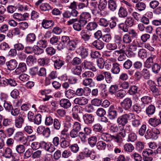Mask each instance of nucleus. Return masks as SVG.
Here are the masks:
<instances>
[{
  "label": "nucleus",
  "mask_w": 161,
  "mask_h": 161,
  "mask_svg": "<svg viewBox=\"0 0 161 161\" xmlns=\"http://www.w3.org/2000/svg\"><path fill=\"white\" fill-rule=\"evenodd\" d=\"M117 115V112L115 110L114 106L111 105L108 111V117L110 119L113 120L116 118Z\"/></svg>",
  "instance_id": "1a4fd4ad"
},
{
  "label": "nucleus",
  "mask_w": 161,
  "mask_h": 161,
  "mask_svg": "<svg viewBox=\"0 0 161 161\" xmlns=\"http://www.w3.org/2000/svg\"><path fill=\"white\" fill-rule=\"evenodd\" d=\"M92 45L94 47L98 50L102 49L104 47V43L101 41L96 40L92 43Z\"/></svg>",
  "instance_id": "bb28decb"
},
{
  "label": "nucleus",
  "mask_w": 161,
  "mask_h": 161,
  "mask_svg": "<svg viewBox=\"0 0 161 161\" xmlns=\"http://www.w3.org/2000/svg\"><path fill=\"white\" fill-rule=\"evenodd\" d=\"M1 81V82L4 84V85L8 84L12 86H15L17 85L16 81L14 79L9 78L8 79L3 78Z\"/></svg>",
  "instance_id": "dca6fc26"
},
{
  "label": "nucleus",
  "mask_w": 161,
  "mask_h": 161,
  "mask_svg": "<svg viewBox=\"0 0 161 161\" xmlns=\"http://www.w3.org/2000/svg\"><path fill=\"white\" fill-rule=\"evenodd\" d=\"M131 125L133 127L137 128L141 125V120L135 118L132 120Z\"/></svg>",
  "instance_id": "69168bd1"
},
{
  "label": "nucleus",
  "mask_w": 161,
  "mask_h": 161,
  "mask_svg": "<svg viewBox=\"0 0 161 161\" xmlns=\"http://www.w3.org/2000/svg\"><path fill=\"white\" fill-rule=\"evenodd\" d=\"M50 43L53 46L58 45V36H53L49 40Z\"/></svg>",
  "instance_id": "0e129e2a"
},
{
  "label": "nucleus",
  "mask_w": 161,
  "mask_h": 161,
  "mask_svg": "<svg viewBox=\"0 0 161 161\" xmlns=\"http://www.w3.org/2000/svg\"><path fill=\"white\" fill-rule=\"evenodd\" d=\"M107 5L106 0H100L98 4V8L101 10H103L106 8Z\"/></svg>",
  "instance_id": "3c124183"
},
{
  "label": "nucleus",
  "mask_w": 161,
  "mask_h": 161,
  "mask_svg": "<svg viewBox=\"0 0 161 161\" xmlns=\"http://www.w3.org/2000/svg\"><path fill=\"white\" fill-rule=\"evenodd\" d=\"M51 59L54 63V68L59 69L64 64V62L56 56H53Z\"/></svg>",
  "instance_id": "39448f33"
},
{
  "label": "nucleus",
  "mask_w": 161,
  "mask_h": 161,
  "mask_svg": "<svg viewBox=\"0 0 161 161\" xmlns=\"http://www.w3.org/2000/svg\"><path fill=\"white\" fill-rule=\"evenodd\" d=\"M126 95L125 91L123 90H120L118 91L115 94V96L121 99L124 97Z\"/></svg>",
  "instance_id": "774afa93"
},
{
  "label": "nucleus",
  "mask_w": 161,
  "mask_h": 161,
  "mask_svg": "<svg viewBox=\"0 0 161 161\" xmlns=\"http://www.w3.org/2000/svg\"><path fill=\"white\" fill-rule=\"evenodd\" d=\"M60 140V146L61 148H65L69 146L70 142L66 139H61Z\"/></svg>",
  "instance_id": "603ef678"
},
{
  "label": "nucleus",
  "mask_w": 161,
  "mask_h": 161,
  "mask_svg": "<svg viewBox=\"0 0 161 161\" xmlns=\"http://www.w3.org/2000/svg\"><path fill=\"white\" fill-rule=\"evenodd\" d=\"M97 26L96 22H90L88 23L86 26L87 30L92 31L95 30Z\"/></svg>",
  "instance_id": "2f4dec72"
},
{
  "label": "nucleus",
  "mask_w": 161,
  "mask_h": 161,
  "mask_svg": "<svg viewBox=\"0 0 161 161\" xmlns=\"http://www.w3.org/2000/svg\"><path fill=\"white\" fill-rule=\"evenodd\" d=\"M36 39L35 35L33 33H30L28 34L26 37V41L27 42L32 43L34 42Z\"/></svg>",
  "instance_id": "09e8293b"
},
{
  "label": "nucleus",
  "mask_w": 161,
  "mask_h": 161,
  "mask_svg": "<svg viewBox=\"0 0 161 161\" xmlns=\"http://www.w3.org/2000/svg\"><path fill=\"white\" fill-rule=\"evenodd\" d=\"M119 28L125 32L128 31L129 26L125 23H122L118 25Z\"/></svg>",
  "instance_id": "052dcab7"
},
{
  "label": "nucleus",
  "mask_w": 161,
  "mask_h": 161,
  "mask_svg": "<svg viewBox=\"0 0 161 161\" xmlns=\"http://www.w3.org/2000/svg\"><path fill=\"white\" fill-rule=\"evenodd\" d=\"M69 37L67 36H63L61 39V41L58 44L57 48L59 50L64 49L70 41Z\"/></svg>",
  "instance_id": "7ed1b4c3"
},
{
  "label": "nucleus",
  "mask_w": 161,
  "mask_h": 161,
  "mask_svg": "<svg viewBox=\"0 0 161 161\" xmlns=\"http://www.w3.org/2000/svg\"><path fill=\"white\" fill-rule=\"evenodd\" d=\"M76 52L79 54L83 58L86 57L88 54L87 49L81 46L77 49Z\"/></svg>",
  "instance_id": "4468645a"
},
{
  "label": "nucleus",
  "mask_w": 161,
  "mask_h": 161,
  "mask_svg": "<svg viewBox=\"0 0 161 161\" xmlns=\"http://www.w3.org/2000/svg\"><path fill=\"white\" fill-rule=\"evenodd\" d=\"M148 123L151 126L155 127L161 123V119L157 118L156 117H154L153 118H150L148 120Z\"/></svg>",
  "instance_id": "412c9836"
},
{
  "label": "nucleus",
  "mask_w": 161,
  "mask_h": 161,
  "mask_svg": "<svg viewBox=\"0 0 161 161\" xmlns=\"http://www.w3.org/2000/svg\"><path fill=\"white\" fill-rule=\"evenodd\" d=\"M84 123L90 125L92 124L94 120V116L91 114H85L82 117Z\"/></svg>",
  "instance_id": "423d86ee"
},
{
  "label": "nucleus",
  "mask_w": 161,
  "mask_h": 161,
  "mask_svg": "<svg viewBox=\"0 0 161 161\" xmlns=\"http://www.w3.org/2000/svg\"><path fill=\"white\" fill-rule=\"evenodd\" d=\"M42 27L45 29H48L52 27L54 25V22L52 20L43 19L42 23Z\"/></svg>",
  "instance_id": "5701e85b"
},
{
  "label": "nucleus",
  "mask_w": 161,
  "mask_h": 161,
  "mask_svg": "<svg viewBox=\"0 0 161 161\" xmlns=\"http://www.w3.org/2000/svg\"><path fill=\"white\" fill-rule=\"evenodd\" d=\"M98 23L100 26L105 27L108 26L109 24L108 21L107 19L103 18H101L98 22Z\"/></svg>",
  "instance_id": "338daca9"
},
{
  "label": "nucleus",
  "mask_w": 161,
  "mask_h": 161,
  "mask_svg": "<svg viewBox=\"0 0 161 161\" xmlns=\"http://www.w3.org/2000/svg\"><path fill=\"white\" fill-rule=\"evenodd\" d=\"M151 68H152V71L153 73L157 74L159 71L161 67L158 64L155 62Z\"/></svg>",
  "instance_id": "864d4df0"
},
{
  "label": "nucleus",
  "mask_w": 161,
  "mask_h": 161,
  "mask_svg": "<svg viewBox=\"0 0 161 161\" xmlns=\"http://www.w3.org/2000/svg\"><path fill=\"white\" fill-rule=\"evenodd\" d=\"M80 35L81 38L86 42L89 41L92 36L91 33L86 30H82L80 32Z\"/></svg>",
  "instance_id": "9b49d317"
},
{
  "label": "nucleus",
  "mask_w": 161,
  "mask_h": 161,
  "mask_svg": "<svg viewBox=\"0 0 161 161\" xmlns=\"http://www.w3.org/2000/svg\"><path fill=\"white\" fill-rule=\"evenodd\" d=\"M147 53L146 50L143 48L139 49L138 52V57L142 59L147 57Z\"/></svg>",
  "instance_id": "e433bc0d"
},
{
  "label": "nucleus",
  "mask_w": 161,
  "mask_h": 161,
  "mask_svg": "<svg viewBox=\"0 0 161 161\" xmlns=\"http://www.w3.org/2000/svg\"><path fill=\"white\" fill-rule=\"evenodd\" d=\"M138 87L135 85L131 86L128 91V93L130 95L138 94Z\"/></svg>",
  "instance_id": "c9c22d12"
},
{
  "label": "nucleus",
  "mask_w": 161,
  "mask_h": 161,
  "mask_svg": "<svg viewBox=\"0 0 161 161\" xmlns=\"http://www.w3.org/2000/svg\"><path fill=\"white\" fill-rule=\"evenodd\" d=\"M104 75L105 80H106L108 83H110L112 80V77L111 76V74L108 72H103Z\"/></svg>",
  "instance_id": "6e6d98bb"
},
{
  "label": "nucleus",
  "mask_w": 161,
  "mask_h": 161,
  "mask_svg": "<svg viewBox=\"0 0 161 161\" xmlns=\"http://www.w3.org/2000/svg\"><path fill=\"white\" fill-rule=\"evenodd\" d=\"M14 139L18 142L25 145L27 142V138L24 134L22 131L17 132L14 136Z\"/></svg>",
  "instance_id": "20e7f679"
},
{
  "label": "nucleus",
  "mask_w": 161,
  "mask_h": 161,
  "mask_svg": "<svg viewBox=\"0 0 161 161\" xmlns=\"http://www.w3.org/2000/svg\"><path fill=\"white\" fill-rule=\"evenodd\" d=\"M72 73L75 75H79L82 71V69L80 66H76L73 67L71 69Z\"/></svg>",
  "instance_id": "de8ad7c7"
},
{
  "label": "nucleus",
  "mask_w": 161,
  "mask_h": 161,
  "mask_svg": "<svg viewBox=\"0 0 161 161\" xmlns=\"http://www.w3.org/2000/svg\"><path fill=\"white\" fill-rule=\"evenodd\" d=\"M149 55L150 56L147 58L144 64V67L147 69L152 67L157 59V56L155 53L151 52Z\"/></svg>",
  "instance_id": "f03ea898"
},
{
  "label": "nucleus",
  "mask_w": 161,
  "mask_h": 161,
  "mask_svg": "<svg viewBox=\"0 0 161 161\" xmlns=\"http://www.w3.org/2000/svg\"><path fill=\"white\" fill-rule=\"evenodd\" d=\"M12 152L11 149L7 147L4 150L2 156L6 158H9L12 156Z\"/></svg>",
  "instance_id": "f704fd0d"
},
{
  "label": "nucleus",
  "mask_w": 161,
  "mask_h": 161,
  "mask_svg": "<svg viewBox=\"0 0 161 161\" xmlns=\"http://www.w3.org/2000/svg\"><path fill=\"white\" fill-rule=\"evenodd\" d=\"M142 75L146 80L150 78V71L146 69H144L141 71Z\"/></svg>",
  "instance_id": "ea45409f"
},
{
  "label": "nucleus",
  "mask_w": 161,
  "mask_h": 161,
  "mask_svg": "<svg viewBox=\"0 0 161 161\" xmlns=\"http://www.w3.org/2000/svg\"><path fill=\"white\" fill-rule=\"evenodd\" d=\"M36 59L35 56L30 55L26 58V61L28 65H31L36 62Z\"/></svg>",
  "instance_id": "7c9ffc66"
},
{
  "label": "nucleus",
  "mask_w": 161,
  "mask_h": 161,
  "mask_svg": "<svg viewBox=\"0 0 161 161\" xmlns=\"http://www.w3.org/2000/svg\"><path fill=\"white\" fill-rule=\"evenodd\" d=\"M79 43V41L77 40H70L67 44L66 48L69 51H74L77 47Z\"/></svg>",
  "instance_id": "f8f14e48"
},
{
  "label": "nucleus",
  "mask_w": 161,
  "mask_h": 161,
  "mask_svg": "<svg viewBox=\"0 0 161 161\" xmlns=\"http://www.w3.org/2000/svg\"><path fill=\"white\" fill-rule=\"evenodd\" d=\"M137 139L136 135L133 132H131L128 134L127 141L128 142H134Z\"/></svg>",
  "instance_id": "79ce46f5"
},
{
  "label": "nucleus",
  "mask_w": 161,
  "mask_h": 161,
  "mask_svg": "<svg viewBox=\"0 0 161 161\" xmlns=\"http://www.w3.org/2000/svg\"><path fill=\"white\" fill-rule=\"evenodd\" d=\"M54 119L51 116H49L46 118L45 124L47 126H50L53 124Z\"/></svg>",
  "instance_id": "e2e57ef3"
},
{
  "label": "nucleus",
  "mask_w": 161,
  "mask_h": 161,
  "mask_svg": "<svg viewBox=\"0 0 161 161\" xmlns=\"http://www.w3.org/2000/svg\"><path fill=\"white\" fill-rule=\"evenodd\" d=\"M53 124L54 128L55 129L57 130H59L60 129L61 125L60 120L57 119L55 118L54 119Z\"/></svg>",
  "instance_id": "8fccbe9b"
},
{
  "label": "nucleus",
  "mask_w": 161,
  "mask_h": 161,
  "mask_svg": "<svg viewBox=\"0 0 161 161\" xmlns=\"http://www.w3.org/2000/svg\"><path fill=\"white\" fill-rule=\"evenodd\" d=\"M131 37L128 34H125L123 36L122 41L126 44L130 43L132 42Z\"/></svg>",
  "instance_id": "58836bf2"
},
{
  "label": "nucleus",
  "mask_w": 161,
  "mask_h": 161,
  "mask_svg": "<svg viewBox=\"0 0 161 161\" xmlns=\"http://www.w3.org/2000/svg\"><path fill=\"white\" fill-rule=\"evenodd\" d=\"M125 23L129 27H131L134 25V19L131 16L128 17L126 18Z\"/></svg>",
  "instance_id": "5fc2aeb1"
},
{
  "label": "nucleus",
  "mask_w": 161,
  "mask_h": 161,
  "mask_svg": "<svg viewBox=\"0 0 161 161\" xmlns=\"http://www.w3.org/2000/svg\"><path fill=\"white\" fill-rule=\"evenodd\" d=\"M152 98L151 97L147 95L144 96H143L141 98V101L142 103L143 104L142 105H143V108H144L145 104H147L152 102Z\"/></svg>",
  "instance_id": "393cba45"
},
{
  "label": "nucleus",
  "mask_w": 161,
  "mask_h": 161,
  "mask_svg": "<svg viewBox=\"0 0 161 161\" xmlns=\"http://www.w3.org/2000/svg\"><path fill=\"white\" fill-rule=\"evenodd\" d=\"M7 69L10 71L15 69L17 65V62L16 60L12 59L6 63Z\"/></svg>",
  "instance_id": "ddd939ff"
},
{
  "label": "nucleus",
  "mask_w": 161,
  "mask_h": 161,
  "mask_svg": "<svg viewBox=\"0 0 161 161\" xmlns=\"http://www.w3.org/2000/svg\"><path fill=\"white\" fill-rule=\"evenodd\" d=\"M106 143L103 141L98 142L96 145L97 148L99 150H104L106 147Z\"/></svg>",
  "instance_id": "49530a36"
},
{
  "label": "nucleus",
  "mask_w": 161,
  "mask_h": 161,
  "mask_svg": "<svg viewBox=\"0 0 161 161\" xmlns=\"http://www.w3.org/2000/svg\"><path fill=\"white\" fill-rule=\"evenodd\" d=\"M118 88V86L117 85H111L108 89V92L111 95H113L116 92Z\"/></svg>",
  "instance_id": "13d9d810"
},
{
  "label": "nucleus",
  "mask_w": 161,
  "mask_h": 161,
  "mask_svg": "<svg viewBox=\"0 0 161 161\" xmlns=\"http://www.w3.org/2000/svg\"><path fill=\"white\" fill-rule=\"evenodd\" d=\"M88 143L92 147L95 146L97 141V137L96 136H93L88 138Z\"/></svg>",
  "instance_id": "c756f323"
},
{
  "label": "nucleus",
  "mask_w": 161,
  "mask_h": 161,
  "mask_svg": "<svg viewBox=\"0 0 161 161\" xmlns=\"http://www.w3.org/2000/svg\"><path fill=\"white\" fill-rule=\"evenodd\" d=\"M108 8L112 11L116 9L117 5L115 0H109L108 2Z\"/></svg>",
  "instance_id": "b1692460"
},
{
  "label": "nucleus",
  "mask_w": 161,
  "mask_h": 161,
  "mask_svg": "<svg viewBox=\"0 0 161 161\" xmlns=\"http://www.w3.org/2000/svg\"><path fill=\"white\" fill-rule=\"evenodd\" d=\"M102 138L103 140L106 142L112 140V135L107 133H103L102 135Z\"/></svg>",
  "instance_id": "c03bdc74"
},
{
  "label": "nucleus",
  "mask_w": 161,
  "mask_h": 161,
  "mask_svg": "<svg viewBox=\"0 0 161 161\" xmlns=\"http://www.w3.org/2000/svg\"><path fill=\"white\" fill-rule=\"evenodd\" d=\"M69 148L71 151L74 153H76L79 150V147L77 143H75L71 145Z\"/></svg>",
  "instance_id": "680f3d73"
},
{
  "label": "nucleus",
  "mask_w": 161,
  "mask_h": 161,
  "mask_svg": "<svg viewBox=\"0 0 161 161\" xmlns=\"http://www.w3.org/2000/svg\"><path fill=\"white\" fill-rule=\"evenodd\" d=\"M117 122L119 125L123 126L124 127L125 125L128 122L124 114L119 116L117 118Z\"/></svg>",
  "instance_id": "6ab92c4d"
},
{
  "label": "nucleus",
  "mask_w": 161,
  "mask_h": 161,
  "mask_svg": "<svg viewBox=\"0 0 161 161\" xmlns=\"http://www.w3.org/2000/svg\"><path fill=\"white\" fill-rule=\"evenodd\" d=\"M27 66L25 63L23 62L20 63L17 68L15 69L14 73L15 75H19L21 73L25 72L27 70Z\"/></svg>",
  "instance_id": "0eeeda50"
},
{
  "label": "nucleus",
  "mask_w": 161,
  "mask_h": 161,
  "mask_svg": "<svg viewBox=\"0 0 161 161\" xmlns=\"http://www.w3.org/2000/svg\"><path fill=\"white\" fill-rule=\"evenodd\" d=\"M43 142V141H42L40 143L36 142H34L31 144V147L35 149H38L40 147L42 148V144Z\"/></svg>",
  "instance_id": "bf43d9fd"
},
{
  "label": "nucleus",
  "mask_w": 161,
  "mask_h": 161,
  "mask_svg": "<svg viewBox=\"0 0 161 161\" xmlns=\"http://www.w3.org/2000/svg\"><path fill=\"white\" fill-rule=\"evenodd\" d=\"M40 9L43 11H48L52 9L51 6L47 3L42 4L39 7Z\"/></svg>",
  "instance_id": "cd10ccee"
},
{
  "label": "nucleus",
  "mask_w": 161,
  "mask_h": 161,
  "mask_svg": "<svg viewBox=\"0 0 161 161\" xmlns=\"http://www.w3.org/2000/svg\"><path fill=\"white\" fill-rule=\"evenodd\" d=\"M136 149L139 152H142L144 149V145L142 142L139 141L136 142Z\"/></svg>",
  "instance_id": "37998d69"
},
{
  "label": "nucleus",
  "mask_w": 161,
  "mask_h": 161,
  "mask_svg": "<svg viewBox=\"0 0 161 161\" xmlns=\"http://www.w3.org/2000/svg\"><path fill=\"white\" fill-rule=\"evenodd\" d=\"M136 8L139 11L144 10L146 8V4L142 2H138L136 5Z\"/></svg>",
  "instance_id": "a19ab883"
},
{
  "label": "nucleus",
  "mask_w": 161,
  "mask_h": 161,
  "mask_svg": "<svg viewBox=\"0 0 161 161\" xmlns=\"http://www.w3.org/2000/svg\"><path fill=\"white\" fill-rule=\"evenodd\" d=\"M74 101L75 104L83 106L87 103L88 100L86 97H82L75 98Z\"/></svg>",
  "instance_id": "f3484780"
},
{
  "label": "nucleus",
  "mask_w": 161,
  "mask_h": 161,
  "mask_svg": "<svg viewBox=\"0 0 161 161\" xmlns=\"http://www.w3.org/2000/svg\"><path fill=\"white\" fill-rule=\"evenodd\" d=\"M42 122V115L40 114L35 115L33 122L35 124L37 125L40 124Z\"/></svg>",
  "instance_id": "4d7b16f0"
},
{
  "label": "nucleus",
  "mask_w": 161,
  "mask_h": 161,
  "mask_svg": "<svg viewBox=\"0 0 161 161\" xmlns=\"http://www.w3.org/2000/svg\"><path fill=\"white\" fill-rule=\"evenodd\" d=\"M50 62V59L47 57L40 58L38 60V64L41 66H47Z\"/></svg>",
  "instance_id": "a878e982"
},
{
  "label": "nucleus",
  "mask_w": 161,
  "mask_h": 161,
  "mask_svg": "<svg viewBox=\"0 0 161 161\" xmlns=\"http://www.w3.org/2000/svg\"><path fill=\"white\" fill-rule=\"evenodd\" d=\"M75 92L71 89H69L65 91V95L68 99H71L74 97Z\"/></svg>",
  "instance_id": "4c0bfd02"
},
{
  "label": "nucleus",
  "mask_w": 161,
  "mask_h": 161,
  "mask_svg": "<svg viewBox=\"0 0 161 161\" xmlns=\"http://www.w3.org/2000/svg\"><path fill=\"white\" fill-rule=\"evenodd\" d=\"M86 24L85 23V21L81 20L79 19L73 25L74 29L76 31H80L82 30Z\"/></svg>",
  "instance_id": "6e6552de"
},
{
  "label": "nucleus",
  "mask_w": 161,
  "mask_h": 161,
  "mask_svg": "<svg viewBox=\"0 0 161 161\" xmlns=\"http://www.w3.org/2000/svg\"><path fill=\"white\" fill-rule=\"evenodd\" d=\"M42 148L50 153L53 152L55 150L54 146L52 144L49 142H46L44 141L42 144Z\"/></svg>",
  "instance_id": "9d476101"
},
{
  "label": "nucleus",
  "mask_w": 161,
  "mask_h": 161,
  "mask_svg": "<svg viewBox=\"0 0 161 161\" xmlns=\"http://www.w3.org/2000/svg\"><path fill=\"white\" fill-rule=\"evenodd\" d=\"M15 126L18 128H21L24 122V119L22 116L19 115L16 117L14 120Z\"/></svg>",
  "instance_id": "a211bd4d"
},
{
  "label": "nucleus",
  "mask_w": 161,
  "mask_h": 161,
  "mask_svg": "<svg viewBox=\"0 0 161 161\" xmlns=\"http://www.w3.org/2000/svg\"><path fill=\"white\" fill-rule=\"evenodd\" d=\"M132 100L130 98L127 97L124 99L120 103L121 108L120 107H119V108L120 109V112H123V109L125 111H130V109L132 106Z\"/></svg>",
  "instance_id": "f257e3e1"
},
{
  "label": "nucleus",
  "mask_w": 161,
  "mask_h": 161,
  "mask_svg": "<svg viewBox=\"0 0 161 161\" xmlns=\"http://www.w3.org/2000/svg\"><path fill=\"white\" fill-rule=\"evenodd\" d=\"M118 15L120 17L124 18L128 15V12L126 9L123 7H120L119 8Z\"/></svg>",
  "instance_id": "c85d7f7f"
},
{
  "label": "nucleus",
  "mask_w": 161,
  "mask_h": 161,
  "mask_svg": "<svg viewBox=\"0 0 161 161\" xmlns=\"http://www.w3.org/2000/svg\"><path fill=\"white\" fill-rule=\"evenodd\" d=\"M120 71L119 64L117 63L114 64L111 69V72L114 74H117Z\"/></svg>",
  "instance_id": "473e14b6"
},
{
  "label": "nucleus",
  "mask_w": 161,
  "mask_h": 161,
  "mask_svg": "<svg viewBox=\"0 0 161 161\" xmlns=\"http://www.w3.org/2000/svg\"><path fill=\"white\" fill-rule=\"evenodd\" d=\"M45 52L47 55L51 56L55 53L56 50L53 47H49L46 49Z\"/></svg>",
  "instance_id": "a18cd8bd"
},
{
  "label": "nucleus",
  "mask_w": 161,
  "mask_h": 161,
  "mask_svg": "<svg viewBox=\"0 0 161 161\" xmlns=\"http://www.w3.org/2000/svg\"><path fill=\"white\" fill-rule=\"evenodd\" d=\"M59 104L61 107L65 109L69 108L71 106V103L70 101L66 98L61 99L60 101Z\"/></svg>",
  "instance_id": "2eb2a0df"
},
{
  "label": "nucleus",
  "mask_w": 161,
  "mask_h": 161,
  "mask_svg": "<svg viewBox=\"0 0 161 161\" xmlns=\"http://www.w3.org/2000/svg\"><path fill=\"white\" fill-rule=\"evenodd\" d=\"M156 107L153 104L149 105L146 108L145 112L146 114L149 116L153 115L155 112Z\"/></svg>",
  "instance_id": "aec40b11"
},
{
  "label": "nucleus",
  "mask_w": 161,
  "mask_h": 161,
  "mask_svg": "<svg viewBox=\"0 0 161 161\" xmlns=\"http://www.w3.org/2000/svg\"><path fill=\"white\" fill-rule=\"evenodd\" d=\"M91 18V14L88 12H85L82 13L80 15L79 19L81 20L85 21L86 25L87 22V20H89Z\"/></svg>",
  "instance_id": "4be33fe9"
},
{
  "label": "nucleus",
  "mask_w": 161,
  "mask_h": 161,
  "mask_svg": "<svg viewBox=\"0 0 161 161\" xmlns=\"http://www.w3.org/2000/svg\"><path fill=\"white\" fill-rule=\"evenodd\" d=\"M134 149V147L131 143H127L124 146V149L126 152H131Z\"/></svg>",
  "instance_id": "72a5a7b5"
}]
</instances>
